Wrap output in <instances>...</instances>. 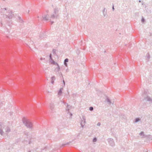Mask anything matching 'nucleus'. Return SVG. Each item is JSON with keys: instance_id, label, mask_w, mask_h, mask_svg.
<instances>
[{"instance_id": "nucleus-1", "label": "nucleus", "mask_w": 152, "mask_h": 152, "mask_svg": "<svg viewBox=\"0 0 152 152\" xmlns=\"http://www.w3.org/2000/svg\"><path fill=\"white\" fill-rule=\"evenodd\" d=\"M5 129V132L6 134H7L10 131V129L8 126H6L0 123V134L1 135H3L4 132L3 131V129Z\"/></svg>"}, {"instance_id": "nucleus-32", "label": "nucleus", "mask_w": 152, "mask_h": 152, "mask_svg": "<svg viewBox=\"0 0 152 152\" xmlns=\"http://www.w3.org/2000/svg\"><path fill=\"white\" fill-rule=\"evenodd\" d=\"M40 59L41 60H45V58H40Z\"/></svg>"}, {"instance_id": "nucleus-11", "label": "nucleus", "mask_w": 152, "mask_h": 152, "mask_svg": "<svg viewBox=\"0 0 152 152\" xmlns=\"http://www.w3.org/2000/svg\"><path fill=\"white\" fill-rule=\"evenodd\" d=\"M102 13L104 17L107 18L108 16V15L107 14V10H106L105 8H104L102 10Z\"/></svg>"}, {"instance_id": "nucleus-24", "label": "nucleus", "mask_w": 152, "mask_h": 152, "mask_svg": "<svg viewBox=\"0 0 152 152\" xmlns=\"http://www.w3.org/2000/svg\"><path fill=\"white\" fill-rule=\"evenodd\" d=\"M93 107H90V108H89V110H90V111H92L93 110Z\"/></svg>"}, {"instance_id": "nucleus-7", "label": "nucleus", "mask_w": 152, "mask_h": 152, "mask_svg": "<svg viewBox=\"0 0 152 152\" xmlns=\"http://www.w3.org/2000/svg\"><path fill=\"white\" fill-rule=\"evenodd\" d=\"M49 57H50L49 61H50V62L51 63V64L54 65H56V64H57L58 63L56 62L52 59L51 54H50Z\"/></svg>"}, {"instance_id": "nucleus-31", "label": "nucleus", "mask_w": 152, "mask_h": 152, "mask_svg": "<svg viewBox=\"0 0 152 152\" xmlns=\"http://www.w3.org/2000/svg\"><path fill=\"white\" fill-rule=\"evenodd\" d=\"M64 65H65L66 66H67V64L66 63L64 62Z\"/></svg>"}, {"instance_id": "nucleus-36", "label": "nucleus", "mask_w": 152, "mask_h": 152, "mask_svg": "<svg viewBox=\"0 0 152 152\" xmlns=\"http://www.w3.org/2000/svg\"><path fill=\"white\" fill-rule=\"evenodd\" d=\"M114 10H115V9H114V6H113V11H114Z\"/></svg>"}, {"instance_id": "nucleus-13", "label": "nucleus", "mask_w": 152, "mask_h": 152, "mask_svg": "<svg viewBox=\"0 0 152 152\" xmlns=\"http://www.w3.org/2000/svg\"><path fill=\"white\" fill-rule=\"evenodd\" d=\"M50 107L52 111H53L54 109L55 105L53 103H51L50 104Z\"/></svg>"}, {"instance_id": "nucleus-18", "label": "nucleus", "mask_w": 152, "mask_h": 152, "mask_svg": "<svg viewBox=\"0 0 152 152\" xmlns=\"http://www.w3.org/2000/svg\"><path fill=\"white\" fill-rule=\"evenodd\" d=\"M19 18V22L20 23H22L23 22V21L22 19L20 17H18Z\"/></svg>"}, {"instance_id": "nucleus-6", "label": "nucleus", "mask_w": 152, "mask_h": 152, "mask_svg": "<svg viewBox=\"0 0 152 152\" xmlns=\"http://www.w3.org/2000/svg\"><path fill=\"white\" fill-rule=\"evenodd\" d=\"M109 144L111 146H113L115 145L113 140L111 138H109L107 139Z\"/></svg>"}, {"instance_id": "nucleus-28", "label": "nucleus", "mask_w": 152, "mask_h": 152, "mask_svg": "<svg viewBox=\"0 0 152 152\" xmlns=\"http://www.w3.org/2000/svg\"><path fill=\"white\" fill-rule=\"evenodd\" d=\"M69 115L70 116V117H71L72 116V114L71 113H69Z\"/></svg>"}, {"instance_id": "nucleus-8", "label": "nucleus", "mask_w": 152, "mask_h": 152, "mask_svg": "<svg viewBox=\"0 0 152 152\" xmlns=\"http://www.w3.org/2000/svg\"><path fill=\"white\" fill-rule=\"evenodd\" d=\"M46 33L45 32L41 33L39 35V37L40 39H42L47 37Z\"/></svg>"}, {"instance_id": "nucleus-23", "label": "nucleus", "mask_w": 152, "mask_h": 152, "mask_svg": "<svg viewBox=\"0 0 152 152\" xmlns=\"http://www.w3.org/2000/svg\"><path fill=\"white\" fill-rule=\"evenodd\" d=\"M68 61V58H66L64 60V62L66 63Z\"/></svg>"}, {"instance_id": "nucleus-14", "label": "nucleus", "mask_w": 152, "mask_h": 152, "mask_svg": "<svg viewBox=\"0 0 152 152\" xmlns=\"http://www.w3.org/2000/svg\"><path fill=\"white\" fill-rule=\"evenodd\" d=\"M65 105H66V110L68 112V113H69V110H70V108L71 107V106H70V105H68L67 103Z\"/></svg>"}, {"instance_id": "nucleus-21", "label": "nucleus", "mask_w": 152, "mask_h": 152, "mask_svg": "<svg viewBox=\"0 0 152 152\" xmlns=\"http://www.w3.org/2000/svg\"><path fill=\"white\" fill-rule=\"evenodd\" d=\"M97 141V139L96 137H94L93 140V142H96Z\"/></svg>"}, {"instance_id": "nucleus-16", "label": "nucleus", "mask_w": 152, "mask_h": 152, "mask_svg": "<svg viewBox=\"0 0 152 152\" xmlns=\"http://www.w3.org/2000/svg\"><path fill=\"white\" fill-rule=\"evenodd\" d=\"M144 99L147 101H151V99L149 96H146V97L145 96Z\"/></svg>"}, {"instance_id": "nucleus-26", "label": "nucleus", "mask_w": 152, "mask_h": 152, "mask_svg": "<svg viewBox=\"0 0 152 152\" xmlns=\"http://www.w3.org/2000/svg\"><path fill=\"white\" fill-rule=\"evenodd\" d=\"M100 125H101V123L100 122H98L97 124V126H100Z\"/></svg>"}, {"instance_id": "nucleus-2", "label": "nucleus", "mask_w": 152, "mask_h": 152, "mask_svg": "<svg viewBox=\"0 0 152 152\" xmlns=\"http://www.w3.org/2000/svg\"><path fill=\"white\" fill-rule=\"evenodd\" d=\"M22 121L23 124L27 128L31 129L32 127V124L30 121L25 117L22 119Z\"/></svg>"}, {"instance_id": "nucleus-12", "label": "nucleus", "mask_w": 152, "mask_h": 152, "mask_svg": "<svg viewBox=\"0 0 152 152\" xmlns=\"http://www.w3.org/2000/svg\"><path fill=\"white\" fill-rule=\"evenodd\" d=\"M56 65H57V66L55 68V71L56 72H58V73L60 72V67L58 64H56Z\"/></svg>"}, {"instance_id": "nucleus-22", "label": "nucleus", "mask_w": 152, "mask_h": 152, "mask_svg": "<svg viewBox=\"0 0 152 152\" xmlns=\"http://www.w3.org/2000/svg\"><path fill=\"white\" fill-rule=\"evenodd\" d=\"M140 120V119L139 118H136L135 119V122L136 123L137 122Z\"/></svg>"}, {"instance_id": "nucleus-10", "label": "nucleus", "mask_w": 152, "mask_h": 152, "mask_svg": "<svg viewBox=\"0 0 152 152\" xmlns=\"http://www.w3.org/2000/svg\"><path fill=\"white\" fill-rule=\"evenodd\" d=\"M42 17L44 20L47 21L49 20L48 15V14L43 15Z\"/></svg>"}, {"instance_id": "nucleus-27", "label": "nucleus", "mask_w": 152, "mask_h": 152, "mask_svg": "<svg viewBox=\"0 0 152 152\" xmlns=\"http://www.w3.org/2000/svg\"><path fill=\"white\" fill-rule=\"evenodd\" d=\"M58 74H59V75L61 76H62V73L61 72H60L59 73H58Z\"/></svg>"}, {"instance_id": "nucleus-20", "label": "nucleus", "mask_w": 152, "mask_h": 152, "mask_svg": "<svg viewBox=\"0 0 152 152\" xmlns=\"http://www.w3.org/2000/svg\"><path fill=\"white\" fill-rule=\"evenodd\" d=\"M60 100V102L64 104L65 105L66 104H67L66 103H65L62 100H61V98H59Z\"/></svg>"}, {"instance_id": "nucleus-4", "label": "nucleus", "mask_w": 152, "mask_h": 152, "mask_svg": "<svg viewBox=\"0 0 152 152\" xmlns=\"http://www.w3.org/2000/svg\"><path fill=\"white\" fill-rule=\"evenodd\" d=\"M59 10L58 8L56 7L54 9L53 12L52 14L50 17V20H51V19H53L54 18H57L58 16V13Z\"/></svg>"}, {"instance_id": "nucleus-35", "label": "nucleus", "mask_w": 152, "mask_h": 152, "mask_svg": "<svg viewBox=\"0 0 152 152\" xmlns=\"http://www.w3.org/2000/svg\"><path fill=\"white\" fill-rule=\"evenodd\" d=\"M63 83H64V86L65 85V82H64V80H63Z\"/></svg>"}, {"instance_id": "nucleus-29", "label": "nucleus", "mask_w": 152, "mask_h": 152, "mask_svg": "<svg viewBox=\"0 0 152 152\" xmlns=\"http://www.w3.org/2000/svg\"><path fill=\"white\" fill-rule=\"evenodd\" d=\"M141 21L142 22H144L145 21V20L143 18H142L141 20Z\"/></svg>"}, {"instance_id": "nucleus-39", "label": "nucleus", "mask_w": 152, "mask_h": 152, "mask_svg": "<svg viewBox=\"0 0 152 152\" xmlns=\"http://www.w3.org/2000/svg\"><path fill=\"white\" fill-rule=\"evenodd\" d=\"M28 152H31L30 151H29Z\"/></svg>"}, {"instance_id": "nucleus-38", "label": "nucleus", "mask_w": 152, "mask_h": 152, "mask_svg": "<svg viewBox=\"0 0 152 152\" xmlns=\"http://www.w3.org/2000/svg\"><path fill=\"white\" fill-rule=\"evenodd\" d=\"M139 2H141V1H140H140H139Z\"/></svg>"}, {"instance_id": "nucleus-15", "label": "nucleus", "mask_w": 152, "mask_h": 152, "mask_svg": "<svg viewBox=\"0 0 152 152\" xmlns=\"http://www.w3.org/2000/svg\"><path fill=\"white\" fill-rule=\"evenodd\" d=\"M63 89V88H60V90L58 92V94L59 96H61V95Z\"/></svg>"}, {"instance_id": "nucleus-17", "label": "nucleus", "mask_w": 152, "mask_h": 152, "mask_svg": "<svg viewBox=\"0 0 152 152\" xmlns=\"http://www.w3.org/2000/svg\"><path fill=\"white\" fill-rule=\"evenodd\" d=\"M55 79V78L54 76H53L51 77V83L53 84L54 82V80Z\"/></svg>"}, {"instance_id": "nucleus-3", "label": "nucleus", "mask_w": 152, "mask_h": 152, "mask_svg": "<svg viewBox=\"0 0 152 152\" xmlns=\"http://www.w3.org/2000/svg\"><path fill=\"white\" fill-rule=\"evenodd\" d=\"M7 10V14L6 15H5V16H6V18H8L10 19H12L13 16V12L10 10L8 9V8H4L2 9V11H4V10Z\"/></svg>"}, {"instance_id": "nucleus-19", "label": "nucleus", "mask_w": 152, "mask_h": 152, "mask_svg": "<svg viewBox=\"0 0 152 152\" xmlns=\"http://www.w3.org/2000/svg\"><path fill=\"white\" fill-rule=\"evenodd\" d=\"M140 135L141 136H142V137H144V132H141L140 133Z\"/></svg>"}, {"instance_id": "nucleus-33", "label": "nucleus", "mask_w": 152, "mask_h": 152, "mask_svg": "<svg viewBox=\"0 0 152 152\" xmlns=\"http://www.w3.org/2000/svg\"><path fill=\"white\" fill-rule=\"evenodd\" d=\"M69 69H67L66 70V72H69Z\"/></svg>"}, {"instance_id": "nucleus-5", "label": "nucleus", "mask_w": 152, "mask_h": 152, "mask_svg": "<svg viewBox=\"0 0 152 152\" xmlns=\"http://www.w3.org/2000/svg\"><path fill=\"white\" fill-rule=\"evenodd\" d=\"M86 120L85 116L84 115H82V118L81 119V121H80V123L81 126L83 128L84 127V126L86 123Z\"/></svg>"}, {"instance_id": "nucleus-30", "label": "nucleus", "mask_w": 152, "mask_h": 152, "mask_svg": "<svg viewBox=\"0 0 152 152\" xmlns=\"http://www.w3.org/2000/svg\"><path fill=\"white\" fill-rule=\"evenodd\" d=\"M56 50L55 49H53V53H55L56 52Z\"/></svg>"}, {"instance_id": "nucleus-25", "label": "nucleus", "mask_w": 152, "mask_h": 152, "mask_svg": "<svg viewBox=\"0 0 152 152\" xmlns=\"http://www.w3.org/2000/svg\"><path fill=\"white\" fill-rule=\"evenodd\" d=\"M71 142L70 141V142H68L67 143H66V144H63V145H62V146H64V145H68V144H69L70 143H71Z\"/></svg>"}, {"instance_id": "nucleus-37", "label": "nucleus", "mask_w": 152, "mask_h": 152, "mask_svg": "<svg viewBox=\"0 0 152 152\" xmlns=\"http://www.w3.org/2000/svg\"><path fill=\"white\" fill-rule=\"evenodd\" d=\"M53 23V22H51V24H52Z\"/></svg>"}, {"instance_id": "nucleus-34", "label": "nucleus", "mask_w": 152, "mask_h": 152, "mask_svg": "<svg viewBox=\"0 0 152 152\" xmlns=\"http://www.w3.org/2000/svg\"><path fill=\"white\" fill-rule=\"evenodd\" d=\"M25 134L26 135H27V134H28V132H26V133H25Z\"/></svg>"}, {"instance_id": "nucleus-9", "label": "nucleus", "mask_w": 152, "mask_h": 152, "mask_svg": "<svg viewBox=\"0 0 152 152\" xmlns=\"http://www.w3.org/2000/svg\"><path fill=\"white\" fill-rule=\"evenodd\" d=\"M106 101L107 102V104L109 105V106H111V105H113V102H112L111 100L108 97H107L106 99Z\"/></svg>"}]
</instances>
